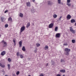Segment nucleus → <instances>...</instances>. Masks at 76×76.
I'll return each mask as SVG.
<instances>
[{"mask_svg": "<svg viewBox=\"0 0 76 76\" xmlns=\"http://www.w3.org/2000/svg\"><path fill=\"white\" fill-rule=\"evenodd\" d=\"M70 31L72 32L73 34H75V30H74L72 27H70Z\"/></svg>", "mask_w": 76, "mask_h": 76, "instance_id": "nucleus-1", "label": "nucleus"}, {"mask_svg": "<svg viewBox=\"0 0 76 76\" xmlns=\"http://www.w3.org/2000/svg\"><path fill=\"white\" fill-rule=\"evenodd\" d=\"M2 44H4V47H6V46H7V42L4 40H2Z\"/></svg>", "mask_w": 76, "mask_h": 76, "instance_id": "nucleus-2", "label": "nucleus"}, {"mask_svg": "<svg viewBox=\"0 0 76 76\" xmlns=\"http://www.w3.org/2000/svg\"><path fill=\"white\" fill-rule=\"evenodd\" d=\"M25 27L24 26H23L21 27L20 29V32H22L23 31H25Z\"/></svg>", "mask_w": 76, "mask_h": 76, "instance_id": "nucleus-3", "label": "nucleus"}, {"mask_svg": "<svg viewBox=\"0 0 76 76\" xmlns=\"http://www.w3.org/2000/svg\"><path fill=\"white\" fill-rule=\"evenodd\" d=\"M54 24L53 23H51L49 25L48 28H52L53 27Z\"/></svg>", "mask_w": 76, "mask_h": 76, "instance_id": "nucleus-4", "label": "nucleus"}, {"mask_svg": "<svg viewBox=\"0 0 76 76\" xmlns=\"http://www.w3.org/2000/svg\"><path fill=\"white\" fill-rule=\"evenodd\" d=\"M1 19L2 22H4L5 20H6V18L4 17H2L1 18Z\"/></svg>", "mask_w": 76, "mask_h": 76, "instance_id": "nucleus-5", "label": "nucleus"}, {"mask_svg": "<svg viewBox=\"0 0 76 76\" xmlns=\"http://www.w3.org/2000/svg\"><path fill=\"white\" fill-rule=\"evenodd\" d=\"M64 51L65 52H70V49L66 48L65 49Z\"/></svg>", "mask_w": 76, "mask_h": 76, "instance_id": "nucleus-6", "label": "nucleus"}, {"mask_svg": "<svg viewBox=\"0 0 76 76\" xmlns=\"http://www.w3.org/2000/svg\"><path fill=\"white\" fill-rule=\"evenodd\" d=\"M53 4V3L51 1H48V4L50 6H51Z\"/></svg>", "mask_w": 76, "mask_h": 76, "instance_id": "nucleus-7", "label": "nucleus"}, {"mask_svg": "<svg viewBox=\"0 0 76 76\" xmlns=\"http://www.w3.org/2000/svg\"><path fill=\"white\" fill-rule=\"evenodd\" d=\"M56 37L57 38H59L60 37V33H57L56 34Z\"/></svg>", "mask_w": 76, "mask_h": 76, "instance_id": "nucleus-8", "label": "nucleus"}, {"mask_svg": "<svg viewBox=\"0 0 76 76\" xmlns=\"http://www.w3.org/2000/svg\"><path fill=\"white\" fill-rule=\"evenodd\" d=\"M27 6L28 7H29L31 6V3L30 2H28L26 3Z\"/></svg>", "mask_w": 76, "mask_h": 76, "instance_id": "nucleus-9", "label": "nucleus"}, {"mask_svg": "<svg viewBox=\"0 0 76 76\" xmlns=\"http://www.w3.org/2000/svg\"><path fill=\"white\" fill-rule=\"evenodd\" d=\"M58 4L62 5L63 4V3L61 2V0H58Z\"/></svg>", "mask_w": 76, "mask_h": 76, "instance_id": "nucleus-10", "label": "nucleus"}, {"mask_svg": "<svg viewBox=\"0 0 76 76\" xmlns=\"http://www.w3.org/2000/svg\"><path fill=\"white\" fill-rule=\"evenodd\" d=\"M5 54H6V52L5 51L2 52L1 54V55L2 56H4Z\"/></svg>", "mask_w": 76, "mask_h": 76, "instance_id": "nucleus-11", "label": "nucleus"}, {"mask_svg": "<svg viewBox=\"0 0 76 76\" xmlns=\"http://www.w3.org/2000/svg\"><path fill=\"white\" fill-rule=\"evenodd\" d=\"M71 15H68L67 16L66 18L68 19H70L71 18Z\"/></svg>", "mask_w": 76, "mask_h": 76, "instance_id": "nucleus-12", "label": "nucleus"}, {"mask_svg": "<svg viewBox=\"0 0 76 76\" xmlns=\"http://www.w3.org/2000/svg\"><path fill=\"white\" fill-rule=\"evenodd\" d=\"M0 66L2 68H4V67H5V65H3L1 63H0Z\"/></svg>", "mask_w": 76, "mask_h": 76, "instance_id": "nucleus-13", "label": "nucleus"}, {"mask_svg": "<svg viewBox=\"0 0 76 76\" xmlns=\"http://www.w3.org/2000/svg\"><path fill=\"white\" fill-rule=\"evenodd\" d=\"M8 21L12 22V19L11 17H10L8 18Z\"/></svg>", "mask_w": 76, "mask_h": 76, "instance_id": "nucleus-14", "label": "nucleus"}, {"mask_svg": "<svg viewBox=\"0 0 76 76\" xmlns=\"http://www.w3.org/2000/svg\"><path fill=\"white\" fill-rule=\"evenodd\" d=\"M31 12H32V13H34V12H35V10L34 8H33L31 10Z\"/></svg>", "mask_w": 76, "mask_h": 76, "instance_id": "nucleus-15", "label": "nucleus"}, {"mask_svg": "<svg viewBox=\"0 0 76 76\" xmlns=\"http://www.w3.org/2000/svg\"><path fill=\"white\" fill-rule=\"evenodd\" d=\"M71 23H74L76 22V21L75 19H72L71 20Z\"/></svg>", "mask_w": 76, "mask_h": 76, "instance_id": "nucleus-16", "label": "nucleus"}, {"mask_svg": "<svg viewBox=\"0 0 76 76\" xmlns=\"http://www.w3.org/2000/svg\"><path fill=\"white\" fill-rule=\"evenodd\" d=\"M22 50H23V51H26V49H25V46H23V47L22 48Z\"/></svg>", "mask_w": 76, "mask_h": 76, "instance_id": "nucleus-17", "label": "nucleus"}, {"mask_svg": "<svg viewBox=\"0 0 76 76\" xmlns=\"http://www.w3.org/2000/svg\"><path fill=\"white\" fill-rule=\"evenodd\" d=\"M60 72H61V73H64L65 72V71L64 69H62L60 70Z\"/></svg>", "mask_w": 76, "mask_h": 76, "instance_id": "nucleus-18", "label": "nucleus"}, {"mask_svg": "<svg viewBox=\"0 0 76 76\" xmlns=\"http://www.w3.org/2000/svg\"><path fill=\"white\" fill-rule=\"evenodd\" d=\"M57 31H58V27H56L55 28V32H57Z\"/></svg>", "mask_w": 76, "mask_h": 76, "instance_id": "nucleus-19", "label": "nucleus"}, {"mask_svg": "<svg viewBox=\"0 0 76 76\" xmlns=\"http://www.w3.org/2000/svg\"><path fill=\"white\" fill-rule=\"evenodd\" d=\"M65 54L66 56H69V52H66L65 53Z\"/></svg>", "mask_w": 76, "mask_h": 76, "instance_id": "nucleus-20", "label": "nucleus"}, {"mask_svg": "<svg viewBox=\"0 0 76 76\" xmlns=\"http://www.w3.org/2000/svg\"><path fill=\"white\" fill-rule=\"evenodd\" d=\"M53 17L54 18H56L57 17V15L56 14H54L53 16Z\"/></svg>", "mask_w": 76, "mask_h": 76, "instance_id": "nucleus-21", "label": "nucleus"}, {"mask_svg": "<svg viewBox=\"0 0 76 76\" xmlns=\"http://www.w3.org/2000/svg\"><path fill=\"white\" fill-rule=\"evenodd\" d=\"M48 47L47 46H45V48H44V49L45 50H48Z\"/></svg>", "mask_w": 76, "mask_h": 76, "instance_id": "nucleus-22", "label": "nucleus"}, {"mask_svg": "<svg viewBox=\"0 0 76 76\" xmlns=\"http://www.w3.org/2000/svg\"><path fill=\"white\" fill-rule=\"evenodd\" d=\"M19 45H20V47H22V41H20L19 42Z\"/></svg>", "mask_w": 76, "mask_h": 76, "instance_id": "nucleus-23", "label": "nucleus"}, {"mask_svg": "<svg viewBox=\"0 0 76 76\" xmlns=\"http://www.w3.org/2000/svg\"><path fill=\"white\" fill-rule=\"evenodd\" d=\"M36 46L37 47H39L40 46V44L39 43H37L36 44Z\"/></svg>", "mask_w": 76, "mask_h": 76, "instance_id": "nucleus-24", "label": "nucleus"}, {"mask_svg": "<svg viewBox=\"0 0 76 76\" xmlns=\"http://www.w3.org/2000/svg\"><path fill=\"white\" fill-rule=\"evenodd\" d=\"M66 4H67V5L69 7V6H71V3H70V2H69V3H67Z\"/></svg>", "mask_w": 76, "mask_h": 76, "instance_id": "nucleus-25", "label": "nucleus"}, {"mask_svg": "<svg viewBox=\"0 0 76 76\" xmlns=\"http://www.w3.org/2000/svg\"><path fill=\"white\" fill-rule=\"evenodd\" d=\"M29 26H30V23H28L27 24L26 28H28V27H29Z\"/></svg>", "mask_w": 76, "mask_h": 76, "instance_id": "nucleus-26", "label": "nucleus"}, {"mask_svg": "<svg viewBox=\"0 0 76 76\" xmlns=\"http://www.w3.org/2000/svg\"><path fill=\"white\" fill-rule=\"evenodd\" d=\"M20 53L19 52H18L17 53V57H19V56H20Z\"/></svg>", "mask_w": 76, "mask_h": 76, "instance_id": "nucleus-27", "label": "nucleus"}, {"mask_svg": "<svg viewBox=\"0 0 76 76\" xmlns=\"http://www.w3.org/2000/svg\"><path fill=\"white\" fill-rule=\"evenodd\" d=\"M38 50V49L37 48H35V50H34V52L35 53H37V50Z\"/></svg>", "mask_w": 76, "mask_h": 76, "instance_id": "nucleus-28", "label": "nucleus"}, {"mask_svg": "<svg viewBox=\"0 0 76 76\" xmlns=\"http://www.w3.org/2000/svg\"><path fill=\"white\" fill-rule=\"evenodd\" d=\"M19 16L21 18H22L23 17V14L22 13H20Z\"/></svg>", "mask_w": 76, "mask_h": 76, "instance_id": "nucleus-29", "label": "nucleus"}, {"mask_svg": "<svg viewBox=\"0 0 76 76\" xmlns=\"http://www.w3.org/2000/svg\"><path fill=\"white\" fill-rule=\"evenodd\" d=\"M20 56L21 58H23V56L22 54H20Z\"/></svg>", "mask_w": 76, "mask_h": 76, "instance_id": "nucleus-30", "label": "nucleus"}, {"mask_svg": "<svg viewBox=\"0 0 76 76\" xmlns=\"http://www.w3.org/2000/svg\"><path fill=\"white\" fill-rule=\"evenodd\" d=\"M8 26H9L8 24H6L4 26L5 28H7L8 27Z\"/></svg>", "mask_w": 76, "mask_h": 76, "instance_id": "nucleus-31", "label": "nucleus"}, {"mask_svg": "<svg viewBox=\"0 0 76 76\" xmlns=\"http://www.w3.org/2000/svg\"><path fill=\"white\" fill-rule=\"evenodd\" d=\"M72 43H75V39L72 40Z\"/></svg>", "mask_w": 76, "mask_h": 76, "instance_id": "nucleus-32", "label": "nucleus"}, {"mask_svg": "<svg viewBox=\"0 0 76 76\" xmlns=\"http://www.w3.org/2000/svg\"><path fill=\"white\" fill-rule=\"evenodd\" d=\"M8 66V67L9 70H10V64H8L7 65Z\"/></svg>", "mask_w": 76, "mask_h": 76, "instance_id": "nucleus-33", "label": "nucleus"}, {"mask_svg": "<svg viewBox=\"0 0 76 76\" xmlns=\"http://www.w3.org/2000/svg\"><path fill=\"white\" fill-rule=\"evenodd\" d=\"M17 75H18L19 74V71H18L16 73Z\"/></svg>", "mask_w": 76, "mask_h": 76, "instance_id": "nucleus-34", "label": "nucleus"}, {"mask_svg": "<svg viewBox=\"0 0 76 76\" xmlns=\"http://www.w3.org/2000/svg\"><path fill=\"white\" fill-rule=\"evenodd\" d=\"M8 61H9L10 62V61H11V59H10V58H8Z\"/></svg>", "mask_w": 76, "mask_h": 76, "instance_id": "nucleus-35", "label": "nucleus"}, {"mask_svg": "<svg viewBox=\"0 0 76 76\" xmlns=\"http://www.w3.org/2000/svg\"><path fill=\"white\" fill-rule=\"evenodd\" d=\"M67 3H70V0H67Z\"/></svg>", "mask_w": 76, "mask_h": 76, "instance_id": "nucleus-36", "label": "nucleus"}, {"mask_svg": "<svg viewBox=\"0 0 76 76\" xmlns=\"http://www.w3.org/2000/svg\"><path fill=\"white\" fill-rule=\"evenodd\" d=\"M61 18H62V16L60 17V18H59L58 20H61Z\"/></svg>", "mask_w": 76, "mask_h": 76, "instance_id": "nucleus-37", "label": "nucleus"}, {"mask_svg": "<svg viewBox=\"0 0 76 76\" xmlns=\"http://www.w3.org/2000/svg\"><path fill=\"white\" fill-rule=\"evenodd\" d=\"M61 62H63V61H64V60L63 59H61Z\"/></svg>", "mask_w": 76, "mask_h": 76, "instance_id": "nucleus-38", "label": "nucleus"}, {"mask_svg": "<svg viewBox=\"0 0 76 76\" xmlns=\"http://www.w3.org/2000/svg\"><path fill=\"white\" fill-rule=\"evenodd\" d=\"M13 42L14 43V45H15V44H16V43H15L16 41L14 40H13Z\"/></svg>", "mask_w": 76, "mask_h": 76, "instance_id": "nucleus-39", "label": "nucleus"}, {"mask_svg": "<svg viewBox=\"0 0 76 76\" xmlns=\"http://www.w3.org/2000/svg\"><path fill=\"white\" fill-rule=\"evenodd\" d=\"M39 76H44V75H43V74H40Z\"/></svg>", "mask_w": 76, "mask_h": 76, "instance_id": "nucleus-40", "label": "nucleus"}, {"mask_svg": "<svg viewBox=\"0 0 76 76\" xmlns=\"http://www.w3.org/2000/svg\"><path fill=\"white\" fill-rule=\"evenodd\" d=\"M8 12V10H6V11H5L4 12V13H7V12Z\"/></svg>", "mask_w": 76, "mask_h": 76, "instance_id": "nucleus-41", "label": "nucleus"}, {"mask_svg": "<svg viewBox=\"0 0 76 76\" xmlns=\"http://www.w3.org/2000/svg\"><path fill=\"white\" fill-rule=\"evenodd\" d=\"M64 45H67V43H64Z\"/></svg>", "mask_w": 76, "mask_h": 76, "instance_id": "nucleus-42", "label": "nucleus"}, {"mask_svg": "<svg viewBox=\"0 0 76 76\" xmlns=\"http://www.w3.org/2000/svg\"><path fill=\"white\" fill-rule=\"evenodd\" d=\"M12 76H16V75L15 74H12Z\"/></svg>", "mask_w": 76, "mask_h": 76, "instance_id": "nucleus-43", "label": "nucleus"}, {"mask_svg": "<svg viewBox=\"0 0 76 76\" xmlns=\"http://www.w3.org/2000/svg\"><path fill=\"white\" fill-rule=\"evenodd\" d=\"M48 63H47L46 64V66H48Z\"/></svg>", "mask_w": 76, "mask_h": 76, "instance_id": "nucleus-44", "label": "nucleus"}, {"mask_svg": "<svg viewBox=\"0 0 76 76\" xmlns=\"http://www.w3.org/2000/svg\"><path fill=\"white\" fill-rule=\"evenodd\" d=\"M54 64H55V63L54 62L53 63L52 65H53V66H54Z\"/></svg>", "mask_w": 76, "mask_h": 76, "instance_id": "nucleus-45", "label": "nucleus"}, {"mask_svg": "<svg viewBox=\"0 0 76 76\" xmlns=\"http://www.w3.org/2000/svg\"><path fill=\"white\" fill-rule=\"evenodd\" d=\"M57 76H61V75H60V74H58L57 75Z\"/></svg>", "mask_w": 76, "mask_h": 76, "instance_id": "nucleus-46", "label": "nucleus"}, {"mask_svg": "<svg viewBox=\"0 0 76 76\" xmlns=\"http://www.w3.org/2000/svg\"><path fill=\"white\" fill-rule=\"evenodd\" d=\"M32 1H33V2H35V0H33Z\"/></svg>", "mask_w": 76, "mask_h": 76, "instance_id": "nucleus-47", "label": "nucleus"}, {"mask_svg": "<svg viewBox=\"0 0 76 76\" xmlns=\"http://www.w3.org/2000/svg\"><path fill=\"white\" fill-rule=\"evenodd\" d=\"M5 76H9V75H5Z\"/></svg>", "mask_w": 76, "mask_h": 76, "instance_id": "nucleus-48", "label": "nucleus"}, {"mask_svg": "<svg viewBox=\"0 0 76 76\" xmlns=\"http://www.w3.org/2000/svg\"><path fill=\"white\" fill-rule=\"evenodd\" d=\"M1 37V34H0V38Z\"/></svg>", "mask_w": 76, "mask_h": 76, "instance_id": "nucleus-49", "label": "nucleus"}, {"mask_svg": "<svg viewBox=\"0 0 76 76\" xmlns=\"http://www.w3.org/2000/svg\"><path fill=\"white\" fill-rule=\"evenodd\" d=\"M62 76H65V75H64Z\"/></svg>", "mask_w": 76, "mask_h": 76, "instance_id": "nucleus-50", "label": "nucleus"}, {"mask_svg": "<svg viewBox=\"0 0 76 76\" xmlns=\"http://www.w3.org/2000/svg\"><path fill=\"white\" fill-rule=\"evenodd\" d=\"M51 62H52L53 63V61H52V60L51 61Z\"/></svg>", "mask_w": 76, "mask_h": 76, "instance_id": "nucleus-51", "label": "nucleus"}]
</instances>
